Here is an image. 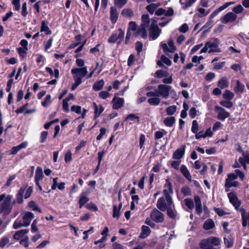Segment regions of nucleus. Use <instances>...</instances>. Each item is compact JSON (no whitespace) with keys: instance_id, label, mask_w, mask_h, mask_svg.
<instances>
[{"instance_id":"obj_1","label":"nucleus","mask_w":249,"mask_h":249,"mask_svg":"<svg viewBox=\"0 0 249 249\" xmlns=\"http://www.w3.org/2000/svg\"><path fill=\"white\" fill-rule=\"evenodd\" d=\"M220 41L217 38H213L206 42L204 47L202 48L200 51V53H219L221 49L219 47Z\"/></svg>"},{"instance_id":"obj_2","label":"nucleus","mask_w":249,"mask_h":249,"mask_svg":"<svg viewBox=\"0 0 249 249\" xmlns=\"http://www.w3.org/2000/svg\"><path fill=\"white\" fill-rule=\"evenodd\" d=\"M12 196H5L3 194L0 196V202L2 201L0 205V213L4 214H9L12 210V206L11 205Z\"/></svg>"},{"instance_id":"obj_3","label":"nucleus","mask_w":249,"mask_h":249,"mask_svg":"<svg viewBox=\"0 0 249 249\" xmlns=\"http://www.w3.org/2000/svg\"><path fill=\"white\" fill-rule=\"evenodd\" d=\"M33 188L32 186L27 187V186H22L18 190L16 195V199L14 201V203H18L21 204L23 202V197L25 199L29 198L32 192Z\"/></svg>"},{"instance_id":"obj_4","label":"nucleus","mask_w":249,"mask_h":249,"mask_svg":"<svg viewBox=\"0 0 249 249\" xmlns=\"http://www.w3.org/2000/svg\"><path fill=\"white\" fill-rule=\"evenodd\" d=\"M156 93L157 96H161L165 99L168 97L170 93L172 95L176 94V91L172 89L171 86L164 84L159 85L156 89Z\"/></svg>"},{"instance_id":"obj_5","label":"nucleus","mask_w":249,"mask_h":249,"mask_svg":"<svg viewBox=\"0 0 249 249\" xmlns=\"http://www.w3.org/2000/svg\"><path fill=\"white\" fill-rule=\"evenodd\" d=\"M34 218V214L32 212H26L20 221H16L13 224V228L15 229L19 228L21 227H28L31 223V221Z\"/></svg>"},{"instance_id":"obj_6","label":"nucleus","mask_w":249,"mask_h":249,"mask_svg":"<svg viewBox=\"0 0 249 249\" xmlns=\"http://www.w3.org/2000/svg\"><path fill=\"white\" fill-rule=\"evenodd\" d=\"M220 243L218 238L210 237L201 240L199 243V247L201 249H213V247L218 246Z\"/></svg>"},{"instance_id":"obj_7","label":"nucleus","mask_w":249,"mask_h":249,"mask_svg":"<svg viewBox=\"0 0 249 249\" xmlns=\"http://www.w3.org/2000/svg\"><path fill=\"white\" fill-rule=\"evenodd\" d=\"M124 32L122 29H119L118 31L114 32L108 39V42L110 43H114L117 42L120 44L124 39Z\"/></svg>"},{"instance_id":"obj_8","label":"nucleus","mask_w":249,"mask_h":249,"mask_svg":"<svg viewBox=\"0 0 249 249\" xmlns=\"http://www.w3.org/2000/svg\"><path fill=\"white\" fill-rule=\"evenodd\" d=\"M173 205L172 199H165L164 197L159 198L157 203V208L161 211L164 212L169 207Z\"/></svg>"},{"instance_id":"obj_9","label":"nucleus","mask_w":249,"mask_h":249,"mask_svg":"<svg viewBox=\"0 0 249 249\" xmlns=\"http://www.w3.org/2000/svg\"><path fill=\"white\" fill-rule=\"evenodd\" d=\"M160 33L161 30L159 28L155 21H153L149 28V37L153 40H155L159 37Z\"/></svg>"},{"instance_id":"obj_10","label":"nucleus","mask_w":249,"mask_h":249,"mask_svg":"<svg viewBox=\"0 0 249 249\" xmlns=\"http://www.w3.org/2000/svg\"><path fill=\"white\" fill-rule=\"evenodd\" d=\"M88 69L87 67L83 68H73L71 70V73L73 75V78L76 76L82 80V78L86 76L88 74Z\"/></svg>"},{"instance_id":"obj_11","label":"nucleus","mask_w":249,"mask_h":249,"mask_svg":"<svg viewBox=\"0 0 249 249\" xmlns=\"http://www.w3.org/2000/svg\"><path fill=\"white\" fill-rule=\"evenodd\" d=\"M150 217L156 223L162 222L164 219L163 214L157 209H154L152 211L150 214Z\"/></svg>"},{"instance_id":"obj_12","label":"nucleus","mask_w":249,"mask_h":249,"mask_svg":"<svg viewBox=\"0 0 249 249\" xmlns=\"http://www.w3.org/2000/svg\"><path fill=\"white\" fill-rule=\"evenodd\" d=\"M164 189L163 191V193L165 199H172L171 195L173 194V190L172 188V183L170 182L169 179L166 180V183L164 185Z\"/></svg>"},{"instance_id":"obj_13","label":"nucleus","mask_w":249,"mask_h":249,"mask_svg":"<svg viewBox=\"0 0 249 249\" xmlns=\"http://www.w3.org/2000/svg\"><path fill=\"white\" fill-rule=\"evenodd\" d=\"M160 46L166 54L169 53H174L176 50V47L174 45L172 40H169L167 44L166 43H161Z\"/></svg>"},{"instance_id":"obj_14","label":"nucleus","mask_w":249,"mask_h":249,"mask_svg":"<svg viewBox=\"0 0 249 249\" xmlns=\"http://www.w3.org/2000/svg\"><path fill=\"white\" fill-rule=\"evenodd\" d=\"M215 110L218 114L217 118L218 120L224 121L230 116V113L220 107H215Z\"/></svg>"},{"instance_id":"obj_15","label":"nucleus","mask_w":249,"mask_h":249,"mask_svg":"<svg viewBox=\"0 0 249 249\" xmlns=\"http://www.w3.org/2000/svg\"><path fill=\"white\" fill-rule=\"evenodd\" d=\"M237 18V16L233 12H229L226 14L221 19V21L223 23H227L230 22L234 21Z\"/></svg>"},{"instance_id":"obj_16","label":"nucleus","mask_w":249,"mask_h":249,"mask_svg":"<svg viewBox=\"0 0 249 249\" xmlns=\"http://www.w3.org/2000/svg\"><path fill=\"white\" fill-rule=\"evenodd\" d=\"M185 145H183L181 147L177 149L173 155V158L175 160H179L181 159L185 153Z\"/></svg>"},{"instance_id":"obj_17","label":"nucleus","mask_w":249,"mask_h":249,"mask_svg":"<svg viewBox=\"0 0 249 249\" xmlns=\"http://www.w3.org/2000/svg\"><path fill=\"white\" fill-rule=\"evenodd\" d=\"M228 197L230 202L235 207L236 209H237L241 205V203L235 194L232 193H230L228 194Z\"/></svg>"},{"instance_id":"obj_18","label":"nucleus","mask_w":249,"mask_h":249,"mask_svg":"<svg viewBox=\"0 0 249 249\" xmlns=\"http://www.w3.org/2000/svg\"><path fill=\"white\" fill-rule=\"evenodd\" d=\"M27 145L28 142H24L16 146L13 147L9 151V154L15 155L21 149L25 148Z\"/></svg>"},{"instance_id":"obj_19","label":"nucleus","mask_w":249,"mask_h":249,"mask_svg":"<svg viewBox=\"0 0 249 249\" xmlns=\"http://www.w3.org/2000/svg\"><path fill=\"white\" fill-rule=\"evenodd\" d=\"M113 103V108L115 109H118L123 107L124 104L123 98L114 97L112 101Z\"/></svg>"},{"instance_id":"obj_20","label":"nucleus","mask_w":249,"mask_h":249,"mask_svg":"<svg viewBox=\"0 0 249 249\" xmlns=\"http://www.w3.org/2000/svg\"><path fill=\"white\" fill-rule=\"evenodd\" d=\"M10 236H3L0 239V248L3 249L5 247H9L12 243L10 242Z\"/></svg>"},{"instance_id":"obj_21","label":"nucleus","mask_w":249,"mask_h":249,"mask_svg":"<svg viewBox=\"0 0 249 249\" xmlns=\"http://www.w3.org/2000/svg\"><path fill=\"white\" fill-rule=\"evenodd\" d=\"M194 201L195 202L196 204V213L198 214H200L202 212V204L201 201L200 197L198 196H194Z\"/></svg>"},{"instance_id":"obj_22","label":"nucleus","mask_w":249,"mask_h":249,"mask_svg":"<svg viewBox=\"0 0 249 249\" xmlns=\"http://www.w3.org/2000/svg\"><path fill=\"white\" fill-rule=\"evenodd\" d=\"M134 36L136 37L140 36L142 38L145 39L147 36V31L145 29L140 26L134 33Z\"/></svg>"},{"instance_id":"obj_23","label":"nucleus","mask_w":249,"mask_h":249,"mask_svg":"<svg viewBox=\"0 0 249 249\" xmlns=\"http://www.w3.org/2000/svg\"><path fill=\"white\" fill-rule=\"evenodd\" d=\"M94 118L96 119L99 117L101 114L104 110V107L102 105H98L95 102L93 103Z\"/></svg>"},{"instance_id":"obj_24","label":"nucleus","mask_w":249,"mask_h":249,"mask_svg":"<svg viewBox=\"0 0 249 249\" xmlns=\"http://www.w3.org/2000/svg\"><path fill=\"white\" fill-rule=\"evenodd\" d=\"M44 177L42 169L38 166L36 168L35 176V181L36 185H38L39 181L41 180Z\"/></svg>"},{"instance_id":"obj_25","label":"nucleus","mask_w":249,"mask_h":249,"mask_svg":"<svg viewBox=\"0 0 249 249\" xmlns=\"http://www.w3.org/2000/svg\"><path fill=\"white\" fill-rule=\"evenodd\" d=\"M150 22V20L148 15H143L142 17V23L140 26L147 30L149 27Z\"/></svg>"},{"instance_id":"obj_26","label":"nucleus","mask_w":249,"mask_h":249,"mask_svg":"<svg viewBox=\"0 0 249 249\" xmlns=\"http://www.w3.org/2000/svg\"><path fill=\"white\" fill-rule=\"evenodd\" d=\"M89 201V198L87 196L85 192H82L79 196L78 203L79 208H81L86 203Z\"/></svg>"},{"instance_id":"obj_27","label":"nucleus","mask_w":249,"mask_h":249,"mask_svg":"<svg viewBox=\"0 0 249 249\" xmlns=\"http://www.w3.org/2000/svg\"><path fill=\"white\" fill-rule=\"evenodd\" d=\"M110 18L112 23H115L118 18V14L116 8L111 7L110 11Z\"/></svg>"},{"instance_id":"obj_28","label":"nucleus","mask_w":249,"mask_h":249,"mask_svg":"<svg viewBox=\"0 0 249 249\" xmlns=\"http://www.w3.org/2000/svg\"><path fill=\"white\" fill-rule=\"evenodd\" d=\"M244 85L242 83H241L239 80H237L236 82V85L233 89L234 91L237 93H242L244 92Z\"/></svg>"},{"instance_id":"obj_29","label":"nucleus","mask_w":249,"mask_h":249,"mask_svg":"<svg viewBox=\"0 0 249 249\" xmlns=\"http://www.w3.org/2000/svg\"><path fill=\"white\" fill-rule=\"evenodd\" d=\"M151 230L149 227L147 226H142V232L140 235V237L145 238L150 234Z\"/></svg>"},{"instance_id":"obj_30","label":"nucleus","mask_w":249,"mask_h":249,"mask_svg":"<svg viewBox=\"0 0 249 249\" xmlns=\"http://www.w3.org/2000/svg\"><path fill=\"white\" fill-rule=\"evenodd\" d=\"M180 170L182 175L188 180L191 181L192 176L188 170L187 167L184 165H182L180 167Z\"/></svg>"},{"instance_id":"obj_31","label":"nucleus","mask_w":249,"mask_h":249,"mask_svg":"<svg viewBox=\"0 0 249 249\" xmlns=\"http://www.w3.org/2000/svg\"><path fill=\"white\" fill-rule=\"evenodd\" d=\"M122 15L126 18H131L134 16V12L130 8H124L121 12Z\"/></svg>"},{"instance_id":"obj_32","label":"nucleus","mask_w":249,"mask_h":249,"mask_svg":"<svg viewBox=\"0 0 249 249\" xmlns=\"http://www.w3.org/2000/svg\"><path fill=\"white\" fill-rule=\"evenodd\" d=\"M167 214L171 218H175L177 216V212L175 209L174 205L169 207L166 209Z\"/></svg>"},{"instance_id":"obj_33","label":"nucleus","mask_w":249,"mask_h":249,"mask_svg":"<svg viewBox=\"0 0 249 249\" xmlns=\"http://www.w3.org/2000/svg\"><path fill=\"white\" fill-rule=\"evenodd\" d=\"M40 31L41 32H45L46 35H50L52 34V32L49 29L47 23L46 21L43 20L41 22Z\"/></svg>"},{"instance_id":"obj_34","label":"nucleus","mask_w":249,"mask_h":249,"mask_svg":"<svg viewBox=\"0 0 249 249\" xmlns=\"http://www.w3.org/2000/svg\"><path fill=\"white\" fill-rule=\"evenodd\" d=\"M160 5V3H151L146 7V10L149 12L150 14H153L156 9Z\"/></svg>"},{"instance_id":"obj_35","label":"nucleus","mask_w":249,"mask_h":249,"mask_svg":"<svg viewBox=\"0 0 249 249\" xmlns=\"http://www.w3.org/2000/svg\"><path fill=\"white\" fill-rule=\"evenodd\" d=\"M122 207V204L120 203L118 207L116 205H114L113 207V215L112 216L114 218H119L120 217V212Z\"/></svg>"},{"instance_id":"obj_36","label":"nucleus","mask_w":249,"mask_h":249,"mask_svg":"<svg viewBox=\"0 0 249 249\" xmlns=\"http://www.w3.org/2000/svg\"><path fill=\"white\" fill-rule=\"evenodd\" d=\"M137 25L135 21H130L128 23V28L127 30V33L131 34V32H136L137 30Z\"/></svg>"},{"instance_id":"obj_37","label":"nucleus","mask_w":249,"mask_h":249,"mask_svg":"<svg viewBox=\"0 0 249 249\" xmlns=\"http://www.w3.org/2000/svg\"><path fill=\"white\" fill-rule=\"evenodd\" d=\"M218 86L221 89L227 88L229 86V82L227 78L225 77L220 79L218 82Z\"/></svg>"},{"instance_id":"obj_38","label":"nucleus","mask_w":249,"mask_h":249,"mask_svg":"<svg viewBox=\"0 0 249 249\" xmlns=\"http://www.w3.org/2000/svg\"><path fill=\"white\" fill-rule=\"evenodd\" d=\"M104 85V81L103 80H100L96 82L93 86V89L95 91H99L102 89Z\"/></svg>"},{"instance_id":"obj_39","label":"nucleus","mask_w":249,"mask_h":249,"mask_svg":"<svg viewBox=\"0 0 249 249\" xmlns=\"http://www.w3.org/2000/svg\"><path fill=\"white\" fill-rule=\"evenodd\" d=\"M214 227V223L212 219H208L205 221L203 228L206 230L212 229Z\"/></svg>"},{"instance_id":"obj_40","label":"nucleus","mask_w":249,"mask_h":249,"mask_svg":"<svg viewBox=\"0 0 249 249\" xmlns=\"http://www.w3.org/2000/svg\"><path fill=\"white\" fill-rule=\"evenodd\" d=\"M241 216L243 220L242 226L246 227L248 224L249 225V213H246L245 212H243Z\"/></svg>"},{"instance_id":"obj_41","label":"nucleus","mask_w":249,"mask_h":249,"mask_svg":"<svg viewBox=\"0 0 249 249\" xmlns=\"http://www.w3.org/2000/svg\"><path fill=\"white\" fill-rule=\"evenodd\" d=\"M163 122L166 126L171 127L175 123V118L174 117H168L164 120Z\"/></svg>"},{"instance_id":"obj_42","label":"nucleus","mask_w":249,"mask_h":249,"mask_svg":"<svg viewBox=\"0 0 249 249\" xmlns=\"http://www.w3.org/2000/svg\"><path fill=\"white\" fill-rule=\"evenodd\" d=\"M234 93L229 90H226L223 94V98L230 101L234 97Z\"/></svg>"},{"instance_id":"obj_43","label":"nucleus","mask_w":249,"mask_h":249,"mask_svg":"<svg viewBox=\"0 0 249 249\" xmlns=\"http://www.w3.org/2000/svg\"><path fill=\"white\" fill-rule=\"evenodd\" d=\"M184 203L189 209L192 210L194 209V203L191 198H185Z\"/></svg>"},{"instance_id":"obj_44","label":"nucleus","mask_w":249,"mask_h":249,"mask_svg":"<svg viewBox=\"0 0 249 249\" xmlns=\"http://www.w3.org/2000/svg\"><path fill=\"white\" fill-rule=\"evenodd\" d=\"M160 100L158 97L150 98L148 100V103L152 106H157L160 103Z\"/></svg>"},{"instance_id":"obj_45","label":"nucleus","mask_w":249,"mask_h":249,"mask_svg":"<svg viewBox=\"0 0 249 249\" xmlns=\"http://www.w3.org/2000/svg\"><path fill=\"white\" fill-rule=\"evenodd\" d=\"M29 207L33 211H36L39 213H41V210L38 207L37 204L33 201H31L29 203Z\"/></svg>"},{"instance_id":"obj_46","label":"nucleus","mask_w":249,"mask_h":249,"mask_svg":"<svg viewBox=\"0 0 249 249\" xmlns=\"http://www.w3.org/2000/svg\"><path fill=\"white\" fill-rule=\"evenodd\" d=\"M220 104L227 108H231L233 106L232 103L230 100H223L220 102Z\"/></svg>"},{"instance_id":"obj_47","label":"nucleus","mask_w":249,"mask_h":249,"mask_svg":"<svg viewBox=\"0 0 249 249\" xmlns=\"http://www.w3.org/2000/svg\"><path fill=\"white\" fill-rule=\"evenodd\" d=\"M237 178V176L236 174L233 173L230 174L228 176V178L226 179L225 184H229L233 181V180L236 179Z\"/></svg>"},{"instance_id":"obj_48","label":"nucleus","mask_w":249,"mask_h":249,"mask_svg":"<svg viewBox=\"0 0 249 249\" xmlns=\"http://www.w3.org/2000/svg\"><path fill=\"white\" fill-rule=\"evenodd\" d=\"M224 244L227 248H229L232 246L233 244V240L232 238L230 237L227 238L225 237L224 238Z\"/></svg>"},{"instance_id":"obj_49","label":"nucleus","mask_w":249,"mask_h":249,"mask_svg":"<svg viewBox=\"0 0 249 249\" xmlns=\"http://www.w3.org/2000/svg\"><path fill=\"white\" fill-rule=\"evenodd\" d=\"M51 103V96L50 94H48L45 98L44 101L41 103L42 106L44 107H47L50 105Z\"/></svg>"},{"instance_id":"obj_50","label":"nucleus","mask_w":249,"mask_h":249,"mask_svg":"<svg viewBox=\"0 0 249 249\" xmlns=\"http://www.w3.org/2000/svg\"><path fill=\"white\" fill-rule=\"evenodd\" d=\"M74 80V83L72 85L71 87V90H74L75 89L82 83V80L77 77L76 76L75 77V78H73Z\"/></svg>"},{"instance_id":"obj_51","label":"nucleus","mask_w":249,"mask_h":249,"mask_svg":"<svg viewBox=\"0 0 249 249\" xmlns=\"http://www.w3.org/2000/svg\"><path fill=\"white\" fill-rule=\"evenodd\" d=\"M177 108L176 106H171L166 108V112L168 115H172L176 111Z\"/></svg>"},{"instance_id":"obj_52","label":"nucleus","mask_w":249,"mask_h":249,"mask_svg":"<svg viewBox=\"0 0 249 249\" xmlns=\"http://www.w3.org/2000/svg\"><path fill=\"white\" fill-rule=\"evenodd\" d=\"M181 192L184 196L191 195V190L188 186L183 187L181 189Z\"/></svg>"},{"instance_id":"obj_53","label":"nucleus","mask_w":249,"mask_h":249,"mask_svg":"<svg viewBox=\"0 0 249 249\" xmlns=\"http://www.w3.org/2000/svg\"><path fill=\"white\" fill-rule=\"evenodd\" d=\"M191 131L194 133H197L198 131V124L196 120H194L192 122Z\"/></svg>"},{"instance_id":"obj_54","label":"nucleus","mask_w":249,"mask_h":249,"mask_svg":"<svg viewBox=\"0 0 249 249\" xmlns=\"http://www.w3.org/2000/svg\"><path fill=\"white\" fill-rule=\"evenodd\" d=\"M214 210L219 216H222L228 213L227 212H225L223 209L220 208H214Z\"/></svg>"},{"instance_id":"obj_55","label":"nucleus","mask_w":249,"mask_h":249,"mask_svg":"<svg viewBox=\"0 0 249 249\" xmlns=\"http://www.w3.org/2000/svg\"><path fill=\"white\" fill-rule=\"evenodd\" d=\"M127 2V0H114V4L119 8H122Z\"/></svg>"},{"instance_id":"obj_56","label":"nucleus","mask_w":249,"mask_h":249,"mask_svg":"<svg viewBox=\"0 0 249 249\" xmlns=\"http://www.w3.org/2000/svg\"><path fill=\"white\" fill-rule=\"evenodd\" d=\"M156 76L158 78L166 77L168 74V72L162 70H158L155 72Z\"/></svg>"},{"instance_id":"obj_57","label":"nucleus","mask_w":249,"mask_h":249,"mask_svg":"<svg viewBox=\"0 0 249 249\" xmlns=\"http://www.w3.org/2000/svg\"><path fill=\"white\" fill-rule=\"evenodd\" d=\"M143 48V44L140 41H137L135 44V49L138 54L142 51Z\"/></svg>"},{"instance_id":"obj_58","label":"nucleus","mask_w":249,"mask_h":249,"mask_svg":"<svg viewBox=\"0 0 249 249\" xmlns=\"http://www.w3.org/2000/svg\"><path fill=\"white\" fill-rule=\"evenodd\" d=\"M239 159H242L243 161L249 164V153L248 152H243L242 157H240Z\"/></svg>"},{"instance_id":"obj_59","label":"nucleus","mask_w":249,"mask_h":249,"mask_svg":"<svg viewBox=\"0 0 249 249\" xmlns=\"http://www.w3.org/2000/svg\"><path fill=\"white\" fill-rule=\"evenodd\" d=\"M69 101H67L66 100L63 99L62 101V107L63 109L66 112H68L70 111L69 109V105L68 104Z\"/></svg>"},{"instance_id":"obj_60","label":"nucleus","mask_w":249,"mask_h":249,"mask_svg":"<svg viewBox=\"0 0 249 249\" xmlns=\"http://www.w3.org/2000/svg\"><path fill=\"white\" fill-rule=\"evenodd\" d=\"M19 55V56L22 58L25 57L26 54V51L28 50H25V49L22 48H18L17 49Z\"/></svg>"},{"instance_id":"obj_61","label":"nucleus","mask_w":249,"mask_h":249,"mask_svg":"<svg viewBox=\"0 0 249 249\" xmlns=\"http://www.w3.org/2000/svg\"><path fill=\"white\" fill-rule=\"evenodd\" d=\"M71 111L80 114L81 112V107L79 106L73 105L71 107Z\"/></svg>"},{"instance_id":"obj_62","label":"nucleus","mask_w":249,"mask_h":249,"mask_svg":"<svg viewBox=\"0 0 249 249\" xmlns=\"http://www.w3.org/2000/svg\"><path fill=\"white\" fill-rule=\"evenodd\" d=\"M99 96L102 99H105L109 97L110 94L108 91H102L99 93Z\"/></svg>"},{"instance_id":"obj_63","label":"nucleus","mask_w":249,"mask_h":249,"mask_svg":"<svg viewBox=\"0 0 249 249\" xmlns=\"http://www.w3.org/2000/svg\"><path fill=\"white\" fill-rule=\"evenodd\" d=\"M160 60L163 63H164V64H166L168 66H170L171 65V60L164 55H161L160 57Z\"/></svg>"},{"instance_id":"obj_64","label":"nucleus","mask_w":249,"mask_h":249,"mask_svg":"<svg viewBox=\"0 0 249 249\" xmlns=\"http://www.w3.org/2000/svg\"><path fill=\"white\" fill-rule=\"evenodd\" d=\"M197 111L195 107H192L189 112V116L191 118H194L197 115Z\"/></svg>"}]
</instances>
